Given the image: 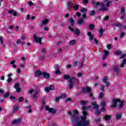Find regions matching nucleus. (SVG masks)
Instances as JSON below:
<instances>
[{"label": "nucleus", "instance_id": "f257e3e1", "mask_svg": "<svg viewBox=\"0 0 126 126\" xmlns=\"http://www.w3.org/2000/svg\"><path fill=\"white\" fill-rule=\"evenodd\" d=\"M112 2L111 0H103V2L100 3L99 2H96L94 0L92 1V4L94 5V8L98 7V5H101V10H103V11H106L108 10V9L106 7H109L110 6V4ZM105 4H106V7H104Z\"/></svg>", "mask_w": 126, "mask_h": 126}, {"label": "nucleus", "instance_id": "f03ea898", "mask_svg": "<svg viewBox=\"0 0 126 126\" xmlns=\"http://www.w3.org/2000/svg\"><path fill=\"white\" fill-rule=\"evenodd\" d=\"M124 103V101H122L121 99L112 98L111 100V107L112 108H116L118 106V104H119V107L123 108Z\"/></svg>", "mask_w": 126, "mask_h": 126}, {"label": "nucleus", "instance_id": "7ed1b4c3", "mask_svg": "<svg viewBox=\"0 0 126 126\" xmlns=\"http://www.w3.org/2000/svg\"><path fill=\"white\" fill-rule=\"evenodd\" d=\"M107 103L106 101H103L101 102V106L102 107L101 109H100V111L97 110L95 112V114L97 115V116H99L101 114V112H105V108L106 107Z\"/></svg>", "mask_w": 126, "mask_h": 126}, {"label": "nucleus", "instance_id": "20e7f679", "mask_svg": "<svg viewBox=\"0 0 126 126\" xmlns=\"http://www.w3.org/2000/svg\"><path fill=\"white\" fill-rule=\"evenodd\" d=\"M33 39L36 42V43H39L40 45L42 44V42H41V41H42V38L41 37H37V35L36 34L33 35Z\"/></svg>", "mask_w": 126, "mask_h": 126}, {"label": "nucleus", "instance_id": "39448f33", "mask_svg": "<svg viewBox=\"0 0 126 126\" xmlns=\"http://www.w3.org/2000/svg\"><path fill=\"white\" fill-rule=\"evenodd\" d=\"M102 82H103V83H105V84H106V86H107L108 87L110 86V82H108V77L105 76L102 80Z\"/></svg>", "mask_w": 126, "mask_h": 126}, {"label": "nucleus", "instance_id": "423d86ee", "mask_svg": "<svg viewBox=\"0 0 126 126\" xmlns=\"http://www.w3.org/2000/svg\"><path fill=\"white\" fill-rule=\"evenodd\" d=\"M75 82V78H72L70 80V85L69 86V88L70 89H71L72 87H73V83Z\"/></svg>", "mask_w": 126, "mask_h": 126}, {"label": "nucleus", "instance_id": "0eeeda50", "mask_svg": "<svg viewBox=\"0 0 126 126\" xmlns=\"http://www.w3.org/2000/svg\"><path fill=\"white\" fill-rule=\"evenodd\" d=\"M82 92L84 93H86V92H87V93H89V92H91V88L89 87L83 88L82 89Z\"/></svg>", "mask_w": 126, "mask_h": 126}, {"label": "nucleus", "instance_id": "6e6552de", "mask_svg": "<svg viewBox=\"0 0 126 126\" xmlns=\"http://www.w3.org/2000/svg\"><path fill=\"white\" fill-rule=\"evenodd\" d=\"M45 110H46V111H48V112L51 114H55V113H56L55 110L53 108H50L48 106L45 107Z\"/></svg>", "mask_w": 126, "mask_h": 126}, {"label": "nucleus", "instance_id": "1a4fd4ad", "mask_svg": "<svg viewBox=\"0 0 126 126\" xmlns=\"http://www.w3.org/2000/svg\"><path fill=\"white\" fill-rule=\"evenodd\" d=\"M112 69L117 73H119V71H120V68H119V66L118 65H116L115 66H113L112 67Z\"/></svg>", "mask_w": 126, "mask_h": 126}, {"label": "nucleus", "instance_id": "9d476101", "mask_svg": "<svg viewBox=\"0 0 126 126\" xmlns=\"http://www.w3.org/2000/svg\"><path fill=\"white\" fill-rule=\"evenodd\" d=\"M44 90H45V92H49V91H50V90H55V87H54V86H50V87L45 88Z\"/></svg>", "mask_w": 126, "mask_h": 126}, {"label": "nucleus", "instance_id": "9b49d317", "mask_svg": "<svg viewBox=\"0 0 126 126\" xmlns=\"http://www.w3.org/2000/svg\"><path fill=\"white\" fill-rule=\"evenodd\" d=\"M59 65H54V68H55V70H56V74H60V73H61V71H60L59 70Z\"/></svg>", "mask_w": 126, "mask_h": 126}, {"label": "nucleus", "instance_id": "f8f14e48", "mask_svg": "<svg viewBox=\"0 0 126 126\" xmlns=\"http://www.w3.org/2000/svg\"><path fill=\"white\" fill-rule=\"evenodd\" d=\"M21 123V119H18L14 120L12 122V125H16L17 124H20Z\"/></svg>", "mask_w": 126, "mask_h": 126}, {"label": "nucleus", "instance_id": "ddd939ff", "mask_svg": "<svg viewBox=\"0 0 126 126\" xmlns=\"http://www.w3.org/2000/svg\"><path fill=\"white\" fill-rule=\"evenodd\" d=\"M42 75L44 76V78L48 79L50 77V74L46 73V72H42Z\"/></svg>", "mask_w": 126, "mask_h": 126}, {"label": "nucleus", "instance_id": "4468645a", "mask_svg": "<svg viewBox=\"0 0 126 126\" xmlns=\"http://www.w3.org/2000/svg\"><path fill=\"white\" fill-rule=\"evenodd\" d=\"M94 109V110H98L99 109V105L97 104V103L94 102L92 104Z\"/></svg>", "mask_w": 126, "mask_h": 126}, {"label": "nucleus", "instance_id": "2eb2a0df", "mask_svg": "<svg viewBox=\"0 0 126 126\" xmlns=\"http://www.w3.org/2000/svg\"><path fill=\"white\" fill-rule=\"evenodd\" d=\"M88 35L89 36V39L91 41H92L93 40V38H94V35L93 34H92V33H91V32H89L88 33Z\"/></svg>", "mask_w": 126, "mask_h": 126}, {"label": "nucleus", "instance_id": "dca6fc26", "mask_svg": "<svg viewBox=\"0 0 126 126\" xmlns=\"http://www.w3.org/2000/svg\"><path fill=\"white\" fill-rule=\"evenodd\" d=\"M49 22V20L47 19H45L43 20H42V22L41 23V25L43 26V25H46V24H47V23Z\"/></svg>", "mask_w": 126, "mask_h": 126}, {"label": "nucleus", "instance_id": "f3484780", "mask_svg": "<svg viewBox=\"0 0 126 126\" xmlns=\"http://www.w3.org/2000/svg\"><path fill=\"white\" fill-rule=\"evenodd\" d=\"M122 118V113H119L116 114V120H120Z\"/></svg>", "mask_w": 126, "mask_h": 126}, {"label": "nucleus", "instance_id": "a211bd4d", "mask_svg": "<svg viewBox=\"0 0 126 126\" xmlns=\"http://www.w3.org/2000/svg\"><path fill=\"white\" fill-rule=\"evenodd\" d=\"M111 116L110 115H105L104 117V120H105V121H110V120H111Z\"/></svg>", "mask_w": 126, "mask_h": 126}, {"label": "nucleus", "instance_id": "6ab92c4d", "mask_svg": "<svg viewBox=\"0 0 126 126\" xmlns=\"http://www.w3.org/2000/svg\"><path fill=\"white\" fill-rule=\"evenodd\" d=\"M42 75V72L40 71L37 70L35 72V76H40V75Z\"/></svg>", "mask_w": 126, "mask_h": 126}, {"label": "nucleus", "instance_id": "aec40b11", "mask_svg": "<svg viewBox=\"0 0 126 126\" xmlns=\"http://www.w3.org/2000/svg\"><path fill=\"white\" fill-rule=\"evenodd\" d=\"M103 33H104V30L102 28L99 30V36L100 37H102L103 36Z\"/></svg>", "mask_w": 126, "mask_h": 126}, {"label": "nucleus", "instance_id": "412c9836", "mask_svg": "<svg viewBox=\"0 0 126 126\" xmlns=\"http://www.w3.org/2000/svg\"><path fill=\"white\" fill-rule=\"evenodd\" d=\"M75 34L77 35V36H78L79 34H80V31L78 29H76L75 31H74Z\"/></svg>", "mask_w": 126, "mask_h": 126}, {"label": "nucleus", "instance_id": "4be33fe9", "mask_svg": "<svg viewBox=\"0 0 126 126\" xmlns=\"http://www.w3.org/2000/svg\"><path fill=\"white\" fill-rule=\"evenodd\" d=\"M124 64H126V59H124L123 60L122 64H120L121 67H124Z\"/></svg>", "mask_w": 126, "mask_h": 126}, {"label": "nucleus", "instance_id": "5701e85b", "mask_svg": "<svg viewBox=\"0 0 126 126\" xmlns=\"http://www.w3.org/2000/svg\"><path fill=\"white\" fill-rule=\"evenodd\" d=\"M83 21L84 20L83 19H79L78 21V24H79V25H80V24H82V23H83Z\"/></svg>", "mask_w": 126, "mask_h": 126}, {"label": "nucleus", "instance_id": "b1692460", "mask_svg": "<svg viewBox=\"0 0 126 126\" xmlns=\"http://www.w3.org/2000/svg\"><path fill=\"white\" fill-rule=\"evenodd\" d=\"M125 12H126V9L125 7H122L121 8V13H122V14H125Z\"/></svg>", "mask_w": 126, "mask_h": 126}, {"label": "nucleus", "instance_id": "393cba45", "mask_svg": "<svg viewBox=\"0 0 126 126\" xmlns=\"http://www.w3.org/2000/svg\"><path fill=\"white\" fill-rule=\"evenodd\" d=\"M76 41L75 40H72L70 41V42H69V45H74V44H75Z\"/></svg>", "mask_w": 126, "mask_h": 126}, {"label": "nucleus", "instance_id": "a878e982", "mask_svg": "<svg viewBox=\"0 0 126 126\" xmlns=\"http://www.w3.org/2000/svg\"><path fill=\"white\" fill-rule=\"evenodd\" d=\"M69 22L71 23V25L73 26V24H74V21L72 18L70 19Z\"/></svg>", "mask_w": 126, "mask_h": 126}, {"label": "nucleus", "instance_id": "bb28decb", "mask_svg": "<svg viewBox=\"0 0 126 126\" xmlns=\"http://www.w3.org/2000/svg\"><path fill=\"white\" fill-rule=\"evenodd\" d=\"M61 99H63L66 97V95L64 94H62L60 96Z\"/></svg>", "mask_w": 126, "mask_h": 126}, {"label": "nucleus", "instance_id": "cd10ccee", "mask_svg": "<svg viewBox=\"0 0 126 126\" xmlns=\"http://www.w3.org/2000/svg\"><path fill=\"white\" fill-rule=\"evenodd\" d=\"M8 96H9V92H7L4 94L3 98H6L7 97H8Z\"/></svg>", "mask_w": 126, "mask_h": 126}, {"label": "nucleus", "instance_id": "c85d7f7f", "mask_svg": "<svg viewBox=\"0 0 126 126\" xmlns=\"http://www.w3.org/2000/svg\"><path fill=\"white\" fill-rule=\"evenodd\" d=\"M63 78H64V79L68 80V79H69V78H70V77H69V76H68V75H64Z\"/></svg>", "mask_w": 126, "mask_h": 126}, {"label": "nucleus", "instance_id": "c756f323", "mask_svg": "<svg viewBox=\"0 0 126 126\" xmlns=\"http://www.w3.org/2000/svg\"><path fill=\"white\" fill-rule=\"evenodd\" d=\"M122 52L120 50H118L115 52V55H117V56H119V55H121Z\"/></svg>", "mask_w": 126, "mask_h": 126}, {"label": "nucleus", "instance_id": "7c9ffc66", "mask_svg": "<svg viewBox=\"0 0 126 126\" xmlns=\"http://www.w3.org/2000/svg\"><path fill=\"white\" fill-rule=\"evenodd\" d=\"M103 96L104 94H103V93H100V94H99L98 98H99L100 99H102Z\"/></svg>", "mask_w": 126, "mask_h": 126}, {"label": "nucleus", "instance_id": "2f4dec72", "mask_svg": "<svg viewBox=\"0 0 126 126\" xmlns=\"http://www.w3.org/2000/svg\"><path fill=\"white\" fill-rule=\"evenodd\" d=\"M89 29H90L91 30H92V29H93V28H94V25L93 24H90L89 26Z\"/></svg>", "mask_w": 126, "mask_h": 126}, {"label": "nucleus", "instance_id": "473e14b6", "mask_svg": "<svg viewBox=\"0 0 126 126\" xmlns=\"http://www.w3.org/2000/svg\"><path fill=\"white\" fill-rule=\"evenodd\" d=\"M81 12H87V9L83 8L81 9Z\"/></svg>", "mask_w": 126, "mask_h": 126}, {"label": "nucleus", "instance_id": "72a5a7b5", "mask_svg": "<svg viewBox=\"0 0 126 126\" xmlns=\"http://www.w3.org/2000/svg\"><path fill=\"white\" fill-rule=\"evenodd\" d=\"M73 4H74V3H73V1H71V2H69L68 3V6H72V5H73Z\"/></svg>", "mask_w": 126, "mask_h": 126}, {"label": "nucleus", "instance_id": "f704fd0d", "mask_svg": "<svg viewBox=\"0 0 126 126\" xmlns=\"http://www.w3.org/2000/svg\"><path fill=\"white\" fill-rule=\"evenodd\" d=\"M104 55L105 56H108V55H109V51L107 50H104Z\"/></svg>", "mask_w": 126, "mask_h": 126}, {"label": "nucleus", "instance_id": "c9c22d12", "mask_svg": "<svg viewBox=\"0 0 126 126\" xmlns=\"http://www.w3.org/2000/svg\"><path fill=\"white\" fill-rule=\"evenodd\" d=\"M16 91L18 92V93H19L21 91V88H17L16 89Z\"/></svg>", "mask_w": 126, "mask_h": 126}, {"label": "nucleus", "instance_id": "e433bc0d", "mask_svg": "<svg viewBox=\"0 0 126 126\" xmlns=\"http://www.w3.org/2000/svg\"><path fill=\"white\" fill-rule=\"evenodd\" d=\"M78 7H79L78 6V5H76L73 7V9L74 10H77L78 9Z\"/></svg>", "mask_w": 126, "mask_h": 126}, {"label": "nucleus", "instance_id": "4c0bfd02", "mask_svg": "<svg viewBox=\"0 0 126 126\" xmlns=\"http://www.w3.org/2000/svg\"><path fill=\"white\" fill-rule=\"evenodd\" d=\"M24 99V98H23V97H20L19 98V101L22 102V101H23Z\"/></svg>", "mask_w": 126, "mask_h": 126}, {"label": "nucleus", "instance_id": "58836bf2", "mask_svg": "<svg viewBox=\"0 0 126 126\" xmlns=\"http://www.w3.org/2000/svg\"><path fill=\"white\" fill-rule=\"evenodd\" d=\"M125 36V32H121L120 34V38H122Z\"/></svg>", "mask_w": 126, "mask_h": 126}, {"label": "nucleus", "instance_id": "ea45409f", "mask_svg": "<svg viewBox=\"0 0 126 126\" xmlns=\"http://www.w3.org/2000/svg\"><path fill=\"white\" fill-rule=\"evenodd\" d=\"M18 109H19V107L18 106H16L15 109H14V112H17V111H18Z\"/></svg>", "mask_w": 126, "mask_h": 126}, {"label": "nucleus", "instance_id": "a19ab883", "mask_svg": "<svg viewBox=\"0 0 126 126\" xmlns=\"http://www.w3.org/2000/svg\"><path fill=\"white\" fill-rule=\"evenodd\" d=\"M126 54H122L120 59H124V58H126Z\"/></svg>", "mask_w": 126, "mask_h": 126}, {"label": "nucleus", "instance_id": "79ce46f5", "mask_svg": "<svg viewBox=\"0 0 126 126\" xmlns=\"http://www.w3.org/2000/svg\"><path fill=\"white\" fill-rule=\"evenodd\" d=\"M95 14V11L93 10L91 12L90 15H94Z\"/></svg>", "mask_w": 126, "mask_h": 126}, {"label": "nucleus", "instance_id": "37998d69", "mask_svg": "<svg viewBox=\"0 0 126 126\" xmlns=\"http://www.w3.org/2000/svg\"><path fill=\"white\" fill-rule=\"evenodd\" d=\"M19 83H16L15 85V86H14V88H18V87H19Z\"/></svg>", "mask_w": 126, "mask_h": 126}, {"label": "nucleus", "instance_id": "c03bdc74", "mask_svg": "<svg viewBox=\"0 0 126 126\" xmlns=\"http://www.w3.org/2000/svg\"><path fill=\"white\" fill-rule=\"evenodd\" d=\"M29 92L30 94H32V93H33V92H34V90L33 89H31L29 91Z\"/></svg>", "mask_w": 126, "mask_h": 126}, {"label": "nucleus", "instance_id": "a18cd8bd", "mask_svg": "<svg viewBox=\"0 0 126 126\" xmlns=\"http://www.w3.org/2000/svg\"><path fill=\"white\" fill-rule=\"evenodd\" d=\"M116 26L117 27H121V26H122V25L121 24V23H117Z\"/></svg>", "mask_w": 126, "mask_h": 126}, {"label": "nucleus", "instance_id": "49530a36", "mask_svg": "<svg viewBox=\"0 0 126 126\" xmlns=\"http://www.w3.org/2000/svg\"><path fill=\"white\" fill-rule=\"evenodd\" d=\"M38 93V92H35L34 94H33V98H36L37 97V94Z\"/></svg>", "mask_w": 126, "mask_h": 126}, {"label": "nucleus", "instance_id": "de8ad7c7", "mask_svg": "<svg viewBox=\"0 0 126 126\" xmlns=\"http://www.w3.org/2000/svg\"><path fill=\"white\" fill-rule=\"evenodd\" d=\"M71 101V98H67V99H66V100L65 101V102H69V101Z\"/></svg>", "mask_w": 126, "mask_h": 126}, {"label": "nucleus", "instance_id": "09e8293b", "mask_svg": "<svg viewBox=\"0 0 126 126\" xmlns=\"http://www.w3.org/2000/svg\"><path fill=\"white\" fill-rule=\"evenodd\" d=\"M10 64H14L15 63V60H13L10 63Z\"/></svg>", "mask_w": 126, "mask_h": 126}, {"label": "nucleus", "instance_id": "8fccbe9b", "mask_svg": "<svg viewBox=\"0 0 126 126\" xmlns=\"http://www.w3.org/2000/svg\"><path fill=\"white\" fill-rule=\"evenodd\" d=\"M17 44H20L21 43V39H18L16 41Z\"/></svg>", "mask_w": 126, "mask_h": 126}, {"label": "nucleus", "instance_id": "3c124183", "mask_svg": "<svg viewBox=\"0 0 126 126\" xmlns=\"http://www.w3.org/2000/svg\"><path fill=\"white\" fill-rule=\"evenodd\" d=\"M68 29L70 31H71V32H73V31H74V30L70 27H69Z\"/></svg>", "mask_w": 126, "mask_h": 126}, {"label": "nucleus", "instance_id": "603ef678", "mask_svg": "<svg viewBox=\"0 0 126 126\" xmlns=\"http://www.w3.org/2000/svg\"><path fill=\"white\" fill-rule=\"evenodd\" d=\"M85 104H86V101H82L81 102V105H85Z\"/></svg>", "mask_w": 126, "mask_h": 126}, {"label": "nucleus", "instance_id": "864d4df0", "mask_svg": "<svg viewBox=\"0 0 126 126\" xmlns=\"http://www.w3.org/2000/svg\"><path fill=\"white\" fill-rule=\"evenodd\" d=\"M81 75H82V74L81 73H78L77 74V77H81Z\"/></svg>", "mask_w": 126, "mask_h": 126}, {"label": "nucleus", "instance_id": "5fc2aeb1", "mask_svg": "<svg viewBox=\"0 0 126 126\" xmlns=\"http://www.w3.org/2000/svg\"><path fill=\"white\" fill-rule=\"evenodd\" d=\"M33 5V2L31 1L29 2V5H30V6H31V5Z\"/></svg>", "mask_w": 126, "mask_h": 126}, {"label": "nucleus", "instance_id": "6e6d98bb", "mask_svg": "<svg viewBox=\"0 0 126 126\" xmlns=\"http://www.w3.org/2000/svg\"><path fill=\"white\" fill-rule=\"evenodd\" d=\"M60 99H61V96L57 97L56 98V101H59Z\"/></svg>", "mask_w": 126, "mask_h": 126}, {"label": "nucleus", "instance_id": "4d7b16f0", "mask_svg": "<svg viewBox=\"0 0 126 126\" xmlns=\"http://www.w3.org/2000/svg\"><path fill=\"white\" fill-rule=\"evenodd\" d=\"M111 47H112V46H111L110 44L108 45L107 46V49H108V50H110V49H111Z\"/></svg>", "mask_w": 126, "mask_h": 126}, {"label": "nucleus", "instance_id": "13d9d810", "mask_svg": "<svg viewBox=\"0 0 126 126\" xmlns=\"http://www.w3.org/2000/svg\"><path fill=\"white\" fill-rule=\"evenodd\" d=\"M20 66L21 67V68H25V67H24V64H20Z\"/></svg>", "mask_w": 126, "mask_h": 126}, {"label": "nucleus", "instance_id": "bf43d9fd", "mask_svg": "<svg viewBox=\"0 0 126 126\" xmlns=\"http://www.w3.org/2000/svg\"><path fill=\"white\" fill-rule=\"evenodd\" d=\"M76 15H77V16L79 17V16H81V14L80 13H79V12H77Z\"/></svg>", "mask_w": 126, "mask_h": 126}, {"label": "nucleus", "instance_id": "052dcab7", "mask_svg": "<svg viewBox=\"0 0 126 126\" xmlns=\"http://www.w3.org/2000/svg\"><path fill=\"white\" fill-rule=\"evenodd\" d=\"M21 71V70H20V68H18V69H17V72L18 73H20Z\"/></svg>", "mask_w": 126, "mask_h": 126}, {"label": "nucleus", "instance_id": "680f3d73", "mask_svg": "<svg viewBox=\"0 0 126 126\" xmlns=\"http://www.w3.org/2000/svg\"><path fill=\"white\" fill-rule=\"evenodd\" d=\"M12 81V79H11V78H9L8 79V82L9 83V82Z\"/></svg>", "mask_w": 126, "mask_h": 126}, {"label": "nucleus", "instance_id": "e2e57ef3", "mask_svg": "<svg viewBox=\"0 0 126 126\" xmlns=\"http://www.w3.org/2000/svg\"><path fill=\"white\" fill-rule=\"evenodd\" d=\"M107 57H108V55H104L103 57V60H106V58H107Z\"/></svg>", "mask_w": 126, "mask_h": 126}, {"label": "nucleus", "instance_id": "0e129e2a", "mask_svg": "<svg viewBox=\"0 0 126 126\" xmlns=\"http://www.w3.org/2000/svg\"><path fill=\"white\" fill-rule=\"evenodd\" d=\"M109 19V16H106L104 18V20H108Z\"/></svg>", "mask_w": 126, "mask_h": 126}, {"label": "nucleus", "instance_id": "69168bd1", "mask_svg": "<svg viewBox=\"0 0 126 126\" xmlns=\"http://www.w3.org/2000/svg\"><path fill=\"white\" fill-rule=\"evenodd\" d=\"M95 121L96 122V123H99V122H100V118H98L97 119H95Z\"/></svg>", "mask_w": 126, "mask_h": 126}, {"label": "nucleus", "instance_id": "338daca9", "mask_svg": "<svg viewBox=\"0 0 126 126\" xmlns=\"http://www.w3.org/2000/svg\"><path fill=\"white\" fill-rule=\"evenodd\" d=\"M83 2L84 3H88V0H84Z\"/></svg>", "mask_w": 126, "mask_h": 126}, {"label": "nucleus", "instance_id": "774afa93", "mask_svg": "<svg viewBox=\"0 0 126 126\" xmlns=\"http://www.w3.org/2000/svg\"><path fill=\"white\" fill-rule=\"evenodd\" d=\"M0 44H2V37H0Z\"/></svg>", "mask_w": 126, "mask_h": 126}]
</instances>
